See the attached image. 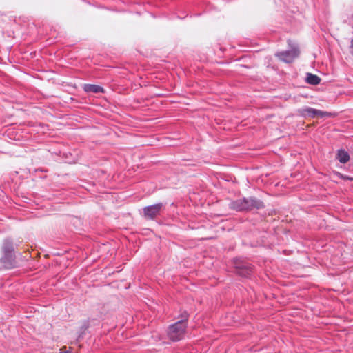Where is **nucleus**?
<instances>
[{"label": "nucleus", "mask_w": 353, "mask_h": 353, "mask_svg": "<svg viewBox=\"0 0 353 353\" xmlns=\"http://www.w3.org/2000/svg\"><path fill=\"white\" fill-rule=\"evenodd\" d=\"M188 319V314L187 312H183L181 314V319L169 327L168 335L172 341H177L183 339L187 327Z\"/></svg>", "instance_id": "obj_1"}, {"label": "nucleus", "mask_w": 353, "mask_h": 353, "mask_svg": "<svg viewBox=\"0 0 353 353\" xmlns=\"http://www.w3.org/2000/svg\"><path fill=\"white\" fill-rule=\"evenodd\" d=\"M275 55L283 62L290 63L299 57V49L297 46H294L291 50L276 52Z\"/></svg>", "instance_id": "obj_2"}, {"label": "nucleus", "mask_w": 353, "mask_h": 353, "mask_svg": "<svg viewBox=\"0 0 353 353\" xmlns=\"http://www.w3.org/2000/svg\"><path fill=\"white\" fill-rule=\"evenodd\" d=\"M236 272L243 277H248L252 273V266L248 262L235 259L234 261Z\"/></svg>", "instance_id": "obj_3"}, {"label": "nucleus", "mask_w": 353, "mask_h": 353, "mask_svg": "<svg viewBox=\"0 0 353 353\" xmlns=\"http://www.w3.org/2000/svg\"><path fill=\"white\" fill-rule=\"evenodd\" d=\"M243 202L245 212L259 210L265 207L263 202L255 197H243Z\"/></svg>", "instance_id": "obj_4"}, {"label": "nucleus", "mask_w": 353, "mask_h": 353, "mask_svg": "<svg viewBox=\"0 0 353 353\" xmlns=\"http://www.w3.org/2000/svg\"><path fill=\"white\" fill-rule=\"evenodd\" d=\"M163 208L162 203H158L152 205L146 206L143 208V214L147 219H154L160 214Z\"/></svg>", "instance_id": "obj_5"}, {"label": "nucleus", "mask_w": 353, "mask_h": 353, "mask_svg": "<svg viewBox=\"0 0 353 353\" xmlns=\"http://www.w3.org/2000/svg\"><path fill=\"white\" fill-rule=\"evenodd\" d=\"M298 112L304 117L314 118L316 117H324L330 116V114L327 112H323L310 107H304L298 110Z\"/></svg>", "instance_id": "obj_6"}, {"label": "nucleus", "mask_w": 353, "mask_h": 353, "mask_svg": "<svg viewBox=\"0 0 353 353\" xmlns=\"http://www.w3.org/2000/svg\"><path fill=\"white\" fill-rule=\"evenodd\" d=\"M1 261L6 268H12L15 265V256L13 252L3 253Z\"/></svg>", "instance_id": "obj_7"}, {"label": "nucleus", "mask_w": 353, "mask_h": 353, "mask_svg": "<svg viewBox=\"0 0 353 353\" xmlns=\"http://www.w3.org/2000/svg\"><path fill=\"white\" fill-rule=\"evenodd\" d=\"M228 206L230 209L236 212H245L243 198L230 201Z\"/></svg>", "instance_id": "obj_8"}, {"label": "nucleus", "mask_w": 353, "mask_h": 353, "mask_svg": "<svg viewBox=\"0 0 353 353\" xmlns=\"http://www.w3.org/2000/svg\"><path fill=\"white\" fill-rule=\"evenodd\" d=\"M83 90L86 92H91V93H103L104 89L97 85H93V84H85L83 86Z\"/></svg>", "instance_id": "obj_9"}, {"label": "nucleus", "mask_w": 353, "mask_h": 353, "mask_svg": "<svg viewBox=\"0 0 353 353\" xmlns=\"http://www.w3.org/2000/svg\"><path fill=\"white\" fill-rule=\"evenodd\" d=\"M2 250L3 253H10L14 252L13 243L10 239H5L3 243Z\"/></svg>", "instance_id": "obj_10"}, {"label": "nucleus", "mask_w": 353, "mask_h": 353, "mask_svg": "<svg viewBox=\"0 0 353 353\" xmlns=\"http://www.w3.org/2000/svg\"><path fill=\"white\" fill-rule=\"evenodd\" d=\"M306 81L307 83L310 85H316L320 83L321 79L317 75L311 73H307Z\"/></svg>", "instance_id": "obj_11"}, {"label": "nucleus", "mask_w": 353, "mask_h": 353, "mask_svg": "<svg viewBox=\"0 0 353 353\" xmlns=\"http://www.w3.org/2000/svg\"><path fill=\"white\" fill-rule=\"evenodd\" d=\"M336 158L340 163H345L349 161L350 155L346 151L340 150L338 151Z\"/></svg>", "instance_id": "obj_12"}, {"label": "nucleus", "mask_w": 353, "mask_h": 353, "mask_svg": "<svg viewBox=\"0 0 353 353\" xmlns=\"http://www.w3.org/2000/svg\"><path fill=\"white\" fill-rule=\"evenodd\" d=\"M350 47L353 48V39L351 40Z\"/></svg>", "instance_id": "obj_13"}]
</instances>
